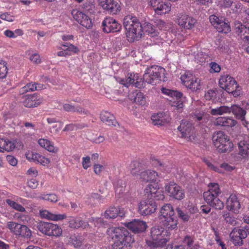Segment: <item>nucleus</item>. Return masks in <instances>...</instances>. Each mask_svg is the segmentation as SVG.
Wrapping results in <instances>:
<instances>
[{
    "label": "nucleus",
    "instance_id": "nucleus-32",
    "mask_svg": "<svg viewBox=\"0 0 249 249\" xmlns=\"http://www.w3.org/2000/svg\"><path fill=\"white\" fill-rule=\"evenodd\" d=\"M100 119L109 125H115L116 120L113 114L107 111H103L101 112Z\"/></svg>",
    "mask_w": 249,
    "mask_h": 249
},
{
    "label": "nucleus",
    "instance_id": "nucleus-60",
    "mask_svg": "<svg viewBox=\"0 0 249 249\" xmlns=\"http://www.w3.org/2000/svg\"><path fill=\"white\" fill-rule=\"evenodd\" d=\"M184 243L186 244L189 248H191L193 246L194 244V239L190 236H186L184 238Z\"/></svg>",
    "mask_w": 249,
    "mask_h": 249
},
{
    "label": "nucleus",
    "instance_id": "nucleus-21",
    "mask_svg": "<svg viewBox=\"0 0 249 249\" xmlns=\"http://www.w3.org/2000/svg\"><path fill=\"white\" fill-rule=\"evenodd\" d=\"M178 129L180 132L182 138H187L189 140L191 139L194 134V127L192 124L187 121L181 123Z\"/></svg>",
    "mask_w": 249,
    "mask_h": 249
},
{
    "label": "nucleus",
    "instance_id": "nucleus-27",
    "mask_svg": "<svg viewBox=\"0 0 249 249\" xmlns=\"http://www.w3.org/2000/svg\"><path fill=\"white\" fill-rule=\"evenodd\" d=\"M138 78V74L134 73H128L127 75L126 79H122L120 81V83L124 86L128 87L130 85H133L136 87H139L141 81Z\"/></svg>",
    "mask_w": 249,
    "mask_h": 249
},
{
    "label": "nucleus",
    "instance_id": "nucleus-49",
    "mask_svg": "<svg viewBox=\"0 0 249 249\" xmlns=\"http://www.w3.org/2000/svg\"><path fill=\"white\" fill-rule=\"evenodd\" d=\"M41 198L51 202H56L58 201L57 196L54 194H47L41 196Z\"/></svg>",
    "mask_w": 249,
    "mask_h": 249
},
{
    "label": "nucleus",
    "instance_id": "nucleus-29",
    "mask_svg": "<svg viewBox=\"0 0 249 249\" xmlns=\"http://www.w3.org/2000/svg\"><path fill=\"white\" fill-rule=\"evenodd\" d=\"M175 215L174 210L170 204H165L160 209L159 217L160 220L173 216Z\"/></svg>",
    "mask_w": 249,
    "mask_h": 249
},
{
    "label": "nucleus",
    "instance_id": "nucleus-14",
    "mask_svg": "<svg viewBox=\"0 0 249 249\" xmlns=\"http://www.w3.org/2000/svg\"><path fill=\"white\" fill-rule=\"evenodd\" d=\"M210 21L218 32L225 34L231 31V27L229 24L226 22L223 17H218L213 15L210 16Z\"/></svg>",
    "mask_w": 249,
    "mask_h": 249
},
{
    "label": "nucleus",
    "instance_id": "nucleus-31",
    "mask_svg": "<svg viewBox=\"0 0 249 249\" xmlns=\"http://www.w3.org/2000/svg\"><path fill=\"white\" fill-rule=\"evenodd\" d=\"M161 221L163 225L168 231L170 230L175 229L177 227L178 221L175 215L173 216H168V218L162 219Z\"/></svg>",
    "mask_w": 249,
    "mask_h": 249
},
{
    "label": "nucleus",
    "instance_id": "nucleus-17",
    "mask_svg": "<svg viewBox=\"0 0 249 249\" xmlns=\"http://www.w3.org/2000/svg\"><path fill=\"white\" fill-rule=\"evenodd\" d=\"M157 209V204L153 199H148L141 201L139 205V211L142 215L154 213Z\"/></svg>",
    "mask_w": 249,
    "mask_h": 249
},
{
    "label": "nucleus",
    "instance_id": "nucleus-34",
    "mask_svg": "<svg viewBox=\"0 0 249 249\" xmlns=\"http://www.w3.org/2000/svg\"><path fill=\"white\" fill-rule=\"evenodd\" d=\"M79 23L86 29H89L92 26L91 18L83 12L79 13Z\"/></svg>",
    "mask_w": 249,
    "mask_h": 249
},
{
    "label": "nucleus",
    "instance_id": "nucleus-2",
    "mask_svg": "<svg viewBox=\"0 0 249 249\" xmlns=\"http://www.w3.org/2000/svg\"><path fill=\"white\" fill-rule=\"evenodd\" d=\"M123 24L129 42H133L142 35V26L136 17L131 15L125 16L124 18Z\"/></svg>",
    "mask_w": 249,
    "mask_h": 249
},
{
    "label": "nucleus",
    "instance_id": "nucleus-7",
    "mask_svg": "<svg viewBox=\"0 0 249 249\" xmlns=\"http://www.w3.org/2000/svg\"><path fill=\"white\" fill-rule=\"evenodd\" d=\"M213 144L220 153L230 152L233 148V143L229 137L223 132L219 131L213 134Z\"/></svg>",
    "mask_w": 249,
    "mask_h": 249
},
{
    "label": "nucleus",
    "instance_id": "nucleus-11",
    "mask_svg": "<svg viewBox=\"0 0 249 249\" xmlns=\"http://www.w3.org/2000/svg\"><path fill=\"white\" fill-rule=\"evenodd\" d=\"M164 189L169 196L175 199L180 200L185 197L184 190L174 181L165 184Z\"/></svg>",
    "mask_w": 249,
    "mask_h": 249
},
{
    "label": "nucleus",
    "instance_id": "nucleus-8",
    "mask_svg": "<svg viewBox=\"0 0 249 249\" xmlns=\"http://www.w3.org/2000/svg\"><path fill=\"white\" fill-rule=\"evenodd\" d=\"M180 80L184 86L193 92L200 90L202 88L201 80L189 71L181 75Z\"/></svg>",
    "mask_w": 249,
    "mask_h": 249
},
{
    "label": "nucleus",
    "instance_id": "nucleus-9",
    "mask_svg": "<svg viewBox=\"0 0 249 249\" xmlns=\"http://www.w3.org/2000/svg\"><path fill=\"white\" fill-rule=\"evenodd\" d=\"M37 228L41 232L49 236H59L62 233L60 227L56 224L50 222L41 221L37 224Z\"/></svg>",
    "mask_w": 249,
    "mask_h": 249
},
{
    "label": "nucleus",
    "instance_id": "nucleus-19",
    "mask_svg": "<svg viewBox=\"0 0 249 249\" xmlns=\"http://www.w3.org/2000/svg\"><path fill=\"white\" fill-rule=\"evenodd\" d=\"M99 4L110 14H117L121 10L120 4L115 0H100Z\"/></svg>",
    "mask_w": 249,
    "mask_h": 249
},
{
    "label": "nucleus",
    "instance_id": "nucleus-43",
    "mask_svg": "<svg viewBox=\"0 0 249 249\" xmlns=\"http://www.w3.org/2000/svg\"><path fill=\"white\" fill-rule=\"evenodd\" d=\"M205 98L207 100H211L212 102H217L219 98L217 97V91L214 90H209L205 94Z\"/></svg>",
    "mask_w": 249,
    "mask_h": 249
},
{
    "label": "nucleus",
    "instance_id": "nucleus-44",
    "mask_svg": "<svg viewBox=\"0 0 249 249\" xmlns=\"http://www.w3.org/2000/svg\"><path fill=\"white\" fill-rule=\"evenodd\" d=\"M141 164L137 161H133L131 162L129 165V170L133 175H140V173L141 172Z\"/></svg>",
    "mask_w": 249,
    "mask_h": 249
},
{
    "label": "nucleus",
    "instance_id": "nucleus-25",
    "mask_svg": "<svg viewBox=\"0 0 249 249\" xmlns=\"http://www.w3.org/2000/svg\"><path fill=\"white\" fill-rule=\"evenodd\" d=\"M42 101V98L34 94L32 95H27L23 102V104L26 107H35L40 105Z\"/></svg>",
    "mask_w": 249,
    "mask_h": 249
},
{
    "label": "nucleus",
    "instance_id": "nucleus-41",
    "mask_svg": "<svg viewBox=\"0 0 249 249\" xmlns=\"http://www.w3.org/2000/svg\"><path fill=\"white\" fill-rule=\"evenodd\" d=\"M203 161L207 165L208 168L212 171L216 172H221L222 171L218 168V163L212 159L205 158Z\"/></svg>",
    "mask_w": 249,
    "mask_h": 249
},
{
    "label": "nucleus",
    "instance_id": "nucleus-23",
    "mask_svg": "<svg viewBox=\"0 0 249 249\" xmlns=\"http://www.w3.org/2000/svg\"><path fill=\"white\" fill-rule=\"evenodd\" d=\"M241 208L239 201L235 195L231 194L227 200L226 208L229 211L238 213Z\"/></svg>",
    "mask_w": 249,
    "mask_h": 249
},
{
    "label": "nucleus",
    "instance_id": "nucleus-58",
    "mask_svg": "<svg viewBox=\"0 0 249 249\" xmlns=\"http://www.w3.org/2000/svg\"><path fill=\"white\" fill-rule=\"evenodd\" d=\"M104 169V166L99 164H95L93 165V170L95 174L99 175Z\"/></svg>",
    "mask_w": 249,
    "mask_h": 249
},
{
    "label": "nucleus",
    "instance_id": "nucleus-51",
    "mask_svg": "<svg viewBox=\"0 0 249 249\" xmlns=\"http://www.w3.org/2000/svg\"><path fill=\"white\" fill-rule=\"evenodd\" d=\"M143 31H145L148 34H153L155 32V28L151 23H145L144 26L142 27V33Z\"/></svg>",
    "mask_w": 249,
    "mask_h": 249
},
{
    "label": "nucleus",
    "instance_id": "nucleus-50",
    "mask_svg": "<svg viewBox=\"0 0 249 249\" xmlns=\"http://www.w3.org/2000/svg\"><path fill=\"white\" fill-rule=\"evenodd\" d=\"M218 168L221 170V172H218L219 173L223 174L225 171H231L234 168L229 164L226 163H223L220 165H218Z\"/></svg>",
    "mask_w": 249,
    "mask_h": 249
},
{
    "label": "nucleus",
    "instance_id": "nucleus-1",
    "mask_svg": "<svg viewBox=\"0 0 249 249\" xmlns=\"http://www.w3.org/2000/svg\"><path fill=\"white\" fill-rule=\"evenodd\" d=\"M108 238L114 241L112 249H131L134 239L128 231L123 227H111L107 229Z\"/></svg>",
    "mask_w": 249,
    "mask_h": 249
},
{
    "label": "nucleus",
    "instance_id": "nucleus-37",
    "mask_svg": "<svg viewBox=\"0 0 249 249\" xmlns=\"http://www.w3.org/2000/svg\"><path fill=\"white\" fill-rule=\"evenodd\" d=\"M26 157L28 160L32 159L36 163H40L44 166L49 164L50 162L49 159L37 153H33L31 158L28 157V155H27Z\"/></svg>",
    "mask_w": 249,
    "mask_h": 249
},
{
    "label": "nucleus",
    "instance_id": "nucleus-64",
    "mask_svg": "<svg viewBox=\"0 0 249 249\" xmlns=\"http://www.w3.org/2000/svg\"><path fill=\"white\" fill-rule=\"evenodd\" d=\"M6 160L12 166H16L17 164V160L12 156H7L6 157Z\"/></svg>",
    "mask_w": 249,
    "mask_h": 249
},
{
    "label": "nucleus",
    "instance_id": "nucleus-54",
    "mask_svg": "<svg viewBox=\"0 0 249 249\" xmlns=\"http://www.w3.org/2000/svg\"><path fill=\"white\" fill-rule=\"evenodd\" d=\"M66 217L65 214H53L52 213L51 220L53 221H58L65 219Z\"/></svg>",
    "mask_w": 249,
    "mask_h": 249
},
{
    "label": "nucleus",
    "instance_id": "nucleus-3",
    "mask_svg": "<svg viewBox=\"0 0 249 249\" xmlns=\"http://www.w3.org/2000/svg\"><path fill=\"white\" fill-rule=\"evenodd\" d=\"M171 233L167 229L159 227L151 229V239L146 240L147 245L151 248L162 247L169 240Z\"/></svg>",
    "mask_w": 249,
    "mask_h": 249
},
{
    "label": "nucleus",
    "instance_id": "nucleus-12",
    "mask_svg": "<svg viewBox=\"0 0 249 249\" xmlns=\"http://www.w3.org/2000/svg\"><path fill=\"white\" fill-rule=\"evenodd\" d=\"M144 193L148 199H154L156 200H162L164 199L163 191L157 184H149L144 190Z\"/></svg>",
    "mask_w": 249,
    "mask_h": 249
},
{
    "label": "nucleus",
    "instance_id": "nucleus-57",
    "mask_svg": "<svg viewBox=\"0 0 249 249\" xmlns=\"http://www.w3.org/2000/svg\"><path fill=\"white\" fill-rule=\"evenodd\" d=\"M29 59L30 61L36 64H38L41 62L40 56L38 53H34L32 54L30 56Z\"/></svg>",
    "mask_w": 249,
    "mask_h": 249
},
{
    "label": "nucleus",
    "instance_id": "nucleus-55",
    "mask_svg": "<svg viewBox=\"0 0 249 249\" xmlns=\"http://www.w3.org/2000/svg\"><path fill=\"white\" fill-rule=\"evenodd\" d=\"M232 3V1L231 0H220L219 1V5L223 8H228L230 7L231 4Z\"/></svg>",
    "mask_w": 249,
    "mask_h": 249
},
{
    "label": "nucleus",
    "instance_id": "nucleus-63",
    "mask_svg": "<svg viewBox=\"0 0 249 249\" xmlns=\"http://www.w3.org/2000/svg\"><path fill=\"white\" fill-rule=\"evenodd\" d=\"M63 108L65 111L68 112H74L76 110L75 107L69 104L64 105Z\"/></svg>",
    "mask_w": 249,
    "mask_h": 249
},
{
    "label": "nucleus",
    "instance_id": "nucleus-45",
    "mask_svg": "<svg viewBox=\"0 0 249 249\" xmlns=\"http://www.w3.org/2000/svg\"><path fill=\"white\" fill-rule=\"evenodd\" d=\"M222 216L226 223L232 225L236 224V218L229 212H224Z\"/></svg>",
    "mask_w": 249,
    "mask_h": 249
},
{
    "label": "nucleus",
    "instance_id": "nucleus-13",
    "mask_svg": "<svg viewBox=\"0 0 249 249\" xmlns=\"http://www.w3.org/2000/svg\"><path fill=\"white\" fill-rule=\"evenodd\" d=\"M176 22L182 29L186 30L193 28L196 23V20L188 14L180 13L177 16Z\"/></svg>",
    "mask_w": 249,
    "mask_h": 249
},
{
    "label": "nucleus",
    "instance_id": "nucleus-24",
    "mask_svg": "<svg viewBox=\"0 0 249 249\" xmlns=\"http://www.w3.org/2000/svg\"><path fill=\"white\" fill-rule=\"evenodd\" d=\"M140 177L142 181L146 182H155L159 178V174L157 172L150 169L141 171L140 174Z\"/></svg>",
    "mask_w": 249,
    "mask_h": 249
},
{
    "label": "nucleus",
    "instance_id": "nucleus-6",
    "mask_svg": "<svg viewBox=\"0 0 249 249\" xmlns=\"http://www.w3.org/2000/svg\"><path fill=\"white\" fill-rule=\"evenodd\" d=\"M219 84L220 88L234 97H238L242 94L241 87L233 77L228 74L220 77Z\"/></svg>",
    "mask_w": 249,
    "mask_h": 249
},
{
    "label": "nucleus",
    "instance_id": "nucleus-16",
    "mask_svg": "<svg viewBox=\"0 0 249 249\" xmlns=\"http://www.w3.org/2000/svg\"><path fill=\"white\" fill-rule=\"evenodd\" d=\"M148 4L153 8L158 15L167 14L171 11V4L170 2L160 0H148Z\"/></svg>",
    "mask_w": 249,
    "mask_h": 249
},
{
    "label": "nucleus",
    "instance_id": "nucleus-53",
    "mask_svg": "<svg viewBox=\"0 0 249 249\" xmlns=\"http://www.w3.org/2000/svg\"><path fill=\"white\" fill-rule=\"evenodd\" d=\"M211 69L210 71L211 73L219 72L221 70L220 66L215 62H211L210 64Z\"/></svg>",
    "mask_w": 249,
    "mask_h": 249
},
{
    "label": "nucleus",
    "instance_id": "nucleus-18",
    "mask_svg": "<svg viewBox=\"0 0 249 249\" xmlns=\"http://www.w3.org/2000/svg\"><path fill=\"white\" fill-rule=\"evenodd\" d=\"M248 233L245 229L234 228L230 234L231 242L234 246H240L243 244V239L247 237Z\"/></svg>",
    "mask_w": 249,
    "mask_h": 249
},
{
    "label": "nucleus",
    "instance_id": "nucleus-4",
    "mask_svg": "<svg viewBox=\"0 0 249 249\" xmlns=\"http://www.w3.org/2000/svg\"><path fill=\"white\" fill-rule=\"evenodd\" d=\"M209 190L203 193V197L205 201L211 207L216 210L223 209V202L218 197L220 194L219 185L216 183H211L208 185Z\"/></svg>",
    "mask_w": 249,
    "mask_h": 249
},
{
    "label": "nucleus",
    "instance_id": "nucleus-30",
    "mask_svg": "<svg viewBox=\"0 0 249 249\" xmlns=\"http://www.w3.org/2000/svg\"><path fill=\"white\" fill-rule=\"evenodd\" d=\"M129 98L138 105H144L145 103V99L143 93L136 90L129 95Z\"/></svg>",
    "mask_w": 249,
    "mask_h": 249
},
{
    "label": "nucleus",
    "instance_id": "nucleus-39",
    "mask_svg": "<svg viewBox=\"0 0 249 249\" xmlns=\"http://www.w3.org/2000/svg\"><path fill=\"white\" fill-rule=\"evenodd\" d=\"M113 184L116 194L120 195L124 192L125 185L123 180L120 179H115L113 181Z\"/></svg>",
    "mask_w": 249,
    "mask_h": 249
},
{
    "label": "nucleus",
    "instance_id": "nucleus-46",
    "mask_svg": "<svg viewBox=\"0 0 249 249\" xmlns=\"http://www.w3.org/2000/svg\"><path fill=\"white\" fill-rule=\"evenodd\" d=\"M118 208L110 207L105 213V216L107 218H115L117 217Z\"/></svg>",
    "mask_w": 249,
    "mask_h": 249
},
{
    "label": "nucleus",
    "instance_id": "nucleus-42",
    "mask_svg": "<svg viewBox=\"0 0 249 249\" xmlns=\"http://www.w3.org/2000/svg\"><path fill=\"white\" fill-rule=\"evenodd\" d=\"M0 148L7 151L13 150L15 148L14 143L4 139H0Z\"/></svg>",
    "mask_w": 249,
    "mask_h": 249
},
{
    "label": "nucleus",
    "instance_id": "nucleus-48",
    "mask_svg": "<svg viewBox=\"0 0 249 249\" xmlns=\"http://www.w3.org/2000/svg\"><path fill=\"white\" fill-rule=\"evenodd\" d=\"M7 63L3 60H0V78H5L7 74Z\"/></svg>",
    "mask_w": 249,
    "mask_h": 249
},
{
    "label": "nucleus",
    "instance_id": "nucleus-26",
    "mask_svg": "<svg viewBox=\"0 0 249 249\" xmlns=\"http://www.w3.org/2000/svg\"><path fill=\"white\" fill-rule=\"evenodd\" d=\"M214 124L215 125L217 126H221L226 127H232L236 124L237 122L232 117H220L216 119Z\"/></svg>",
    "mask_w": 249,
    "mask_h": 249
},
{
    "label": "nucleus",
    "instance_id": "nucleus-62",
    "mask_svg": "<svg viewBox=\"0 0 249 249\" xmlns=\"http://www.w3.org/2000/svg\"><path fill=\"white\" fill-rule=\"evenodd\" d=\"M35 90V83H29L22 88L23 92L32 91Z\"/></svg>",
    "mask_w": 249,
    "mask_h": 249
},
{
    "label": "nucleus",
    "instance_id": "nucleus-20",
    "mask_svg": "<svg viewBox=\"0 0 249 249\" xmlns=\"http://www.w3.org/2000/svg\"><path fill=\"white\" fill-rule=\"evenodd\" d=\"M231 107V111L235 117L240 120L244 126L248 127L249 122L245 118V115L247 113L246 110L237 105H232Z\"/></svg>",
    "mask_w": 249,
    "mask_h": 249
},
{
    "label": "nucleus",
    "instance_id": "nucleus-33",
    "mask_svg": "<svg viewBox=\"0 0 249 249\" xmlns=\"http://www.w3.org/2000/svg\"><path fill=\"white\" fill-rule=\"evenodd\" d=\"M236 33L243 40H249V27L239 23L236 25Z\"/></svg>",
    "mask_w": 249,
    "mask_h": 249
},
{
    "label": "nucleus",
    "instance_id": "nucleus-47",
    "mask_svg": "<svg viewBox=\"0 0 249 249\" xmlns=\"http://www.w3.org/2000/svg\"><path fill=\"white\" fill-rule=\"evenodd\" d=\"M87 139L92 142L99 144L105 141V138L102 136H95L91 132H89L87 135Z\"/></svg>",
    "mask_w": 249,
    "mask_h": 249
},
{
    "label": "nucleus",
    "instance_id": "nucleus-22",
    "mask_svg": "<svg viewBox=\"0 0 249 249\" xmlns=\"http://www.w3.org/2000/svg\"><path fill=\"white\" fill-rule=\"evenodd\" d=\"M126 227L134 233L142 232L145 231L147 225L143 221L135 219L125 224Z\"/></svg>",
    "mask_w": 249,
    "mask_h": 249
},
{
    "label": "nucleus",
    "instance_id": "nucleus-5",
    "mask_svg": "<svg viewBox=\"0 0 249 249\" xmlns=\"http://www.w3.org/2000/svg\"><path fill=\"white\" fill-rule=\"evenodd\" d=\"M165 70L159 66H152L146 69L143 76V80L152 85H156L161 81L167 80Z\"/></svg>",
    "mask_w": 249,
    "mask_h": 249
},
{
    "label": "nucleus",
    "instance_id": "nucleus-52",
    "mask_svg": "<svg viewBox=\"0 0 249 249\" xmlns=\"http://www.w3.org/2000/svg\"><path fill=\"white\" fill-rule=\"evenodd\" d=\"M177 213L178 216L184 221H188L189 216L186 213H184L179 208L176 209Z\"/></svg>",
    "mask_w": 249,
    "mask_h": 249
},
{
    "label": "nucleus",
    "instance_id": "nucleus-35",
    "mask_svg": "<svg viewBox=\"0 0 249 249\" xmlns=\"http://www.w3.org/2000/svg\"><path fill=\"white\" fill-rule=\"evenodd\" d=\"M47 121L50 125L49 129L51 133H56L61 129L62 123L60 122L56 121L54 118H48Z\"/></svg>",
    "mask_w": 249,
    "mask_h": 249
},
{
    "label": "nucleus",
    "instance_id": "nucleus-40",
    "mask_svg": "<svg viewBox=\"0 0 249 249\" xmlns=\"http://www.w3.org/2000/svg\"><path fill=\"white\" fill-rule=\"evenodd\" d=\"M161 91L163 94L169 96L171 97H176L177 100L181 98L183 95L182 93L180 92L169 89L165 88H162Z\"/></svg>",
    "mask_w": 249,
    "mask_h": 249
},
{
    "label": "nucleus",
    "instance_id": "nucleus-10",
    "mask_svg": "<svg viewBox=\"0 0 249 249\" xmlns=\"http://www.w3.org/2000/svg\"><path fill=\"white\" fill-rule=\"evenodd\" d=\"M7 228L17 236L26 239L32 236L31 231L26 225L10 221L7 223Z\"/></svg>",
    "mask_w": 249,
    "mask_h": 249
},
{
    "label": "nucleus",
    "instance_id": "nucleus-61",
    "mask_svg": "<svg viewBox=\"0 0 249 249\" xmlns=\"http://www.w3.org/2000/svg\"><path fill=\"white\" fill-rule=\"evenodd\" d=\"M93 222L95 227H100L103 226L104 223V220L102 218L98 217L93 219Z\"/></svg>",
    "mask_w": 249,
    "mask_h": 249
},
{
    "label": "nucleus",
    "instance_id": "nucleus-56",
    "mask_svg": "<svg viewBox=\"0 0 249 249\" xmlns=\"http://www.w3.org/2000/svg\"><path fill=\"white\" fill-rule=\"evenodd\" d=\"M90 158L89 156H87L86 157L83 158L82 160V166L83 168L85 169H88L89 167L90 166Z\"/></svg>",
    "mask_w": 249,
    "mask_h": 249
},
{
    "label": "nucleus",
    "instance_id": "nucleus-15",
    "mask_svg": "<svg viewBox=\"0 0 249 249\" xmlns=\"http://www.w3.org/2000/svg\"><path fill=\"white\" fill-rule=\"evenodd\" d=\"M103 31L105 33L120 32L122 25L117 20L110 17L105 18L102 23Z\"/></svg>",
    "mask_w": 249,
    "mask_h": 249
},
{
    "label": "nucleus",
    "instance_id": "nucleus-59",
    "mask_svg": "<svg viewBox=\"0 0 249 249\" xmlns=\"http://www.w3.org/2000/svg\"><path fill=\"white\" fill-rule=\"evenodd\" d=\"M151 163L153 166L155 167H159L160 169L163 165V164L159 160L155 158L151 159Z\"/></svg>",
    "mask_w": 249,
    "mask_h": 249
},
{
    "label": "nucleus",
    "instance_id": "nucleus-36",
    "mask_svg": "<svg viewBox=\"0 0 249 249\" xmlns=\"http://www.w3.org/2000/svg\"><path fill=\"white\" fill-rule=\"evenodd\" d=\"M239 154L244 158L249 157V143L248 141H241L238 143Z\"/></svg>",
    "mask_w": 249,
    "mask_h": 249
},
{
    "label": "nucleus",
    "instance_id": "nucleus-38",
    "mask_svg": "<svg viewBox=\"0 0 249 249\" xmlns=\"http://www.w3.org/2000/svg\"><path fill=\"white\" fill-rule=\"evenodd\" d=\"M231 112V107L222 106L211 109L210 113L213 115H221Z\"/></svg>",
    "mask_w": 249,
    "mask_h": 249
},
{
    "label": "nucleus",
    "instance_id": "nucleus-28",
    "mask_svg": "<svg viewBox=\"0 0 249 249\" xmlns=\"http://www.w3.org/2000/svg\"><path fill=\"white\" fill-rule=\"evenodd\" d=\"M151 120L154 125H164L170 122L168 115L163 113L154 114L151 116Z\"/></svg>",
    "mask_w": 249,
    "mask_h": 249
}]
</instances>
